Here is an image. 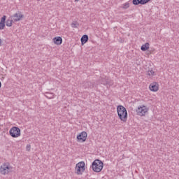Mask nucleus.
Returning a JSON list of instances; mask_svg holds the SVG:
<instances>
[{"label":"nucleus","mask_w":179,"mask_h":179,"mask_svg":"<svg viewBox=\"0 0 179 179\" xmlns=\"http://www.w3.org/2000/svg\"><path fill=\"white\" fill-rule=\"evenodd\" d=\"M86 171V164L85 162L81 161L76 164L75 167V174L77 176H82Z\"/></svg>","instance_id":"7ed1b4c3"},{"label":"nucleus","mask_w":179,"mask_h":179,"mask_svg":"<svg viewBox=\"0 0 179 179\" xmlns=\"http://www.w3.org/2000/svg\"><path fill=\"white\" fill-rule=\"evenodd\" d=\"M23 17H24V15H23V13H22V12L20 11L15 13L12 16V19L13 20V22H20V20H23Z\"/></svg>","instance_id":"6e6552de"},{"label":"nucleus","mask_w":179,"mask_h":179,"mask_svg":"<svg viewBox=\"0 0 179 179\" xmlns=\"http://www.w3.org/2000/svg\"><path fill=\"white\" fill-rule=\"evenodd\" d=\"M31 145H27V146H26V150L27 151V152H30V150H31Z\"/></svg>","instance_id":"f3484780"},{"label":"nucleus","mask_w":179,"mask_h":179,"mask_svg":"<svg viewBox=\"0 0 179 179\" xmlns=\"http://www.w3.org/2000/svg\"><path fill=\"white\" fill-rule=\"evenodd\" d=\"M136 113L139 117H145L149 113V108L145 105H140L136 109Z\"/></svg>","instance_id":"39448f33"},{"label":"nucleus","mask_w":179,"mask_h":179,"mask_svg":"<svg viewBox=\"0 0 179 179\" xmlns=\"http://www.w3.org/2000/svg\"><path fill=\"white\" fill-rule=\"evenodd\" d=\"M13 22H15V21H13V20H9V19L7 20L6 22L7 27H12V24H13Z\"/></svg>","instance_id":"2eb2a0df"},{"label":"nucleus","mask_w":179,"mask_h":179,"mask_svg":"<svg viewBox=\"0 0 179 179\" xmlns=\"http://www.w3.org/2000/svg\"><path fill=\"white\" fill-rule=\"evenodd\" d=\"M13 171V167L9 162H4L0 166V174L1 176H8Z\"/></svg>","instance_id":"f03ea898"},{"label":"nucleus","mask_w":179,"mask_h":179,"mask_svg":"<svg viewBox=\"0 0 179 179\" xmlns=\"http://www.w3.org/2000/svg\"><path fill=\"white\" fill-rule=\"evenodd\" d=\"M53 42L55 44H57V45H59V44H62V38L60 36H57L53 38Z\"/></svg>","instance_id":"9b49d317"},{"label":"nucleus","mask_w":179,"mask_h":179,"mask_svg":"<svg viewBox=\"0 0 179 179\" xmlns=\"http://www.w3.org/2000/svg\"><path fill=\"white\" fill-rule=\"evenodd\" d=\"M147 75L149 76V78H153V76H156V72H155L153 70H149Z\"/></svg>","instance_id":"4468645a"},{"label":"nucleus","mask_w":179,"mask_h":179,"mask_svg":"<svg viewBox=\"0 0 179 179\" xmlns=\"http://www.w3.org/2000/svg\"><path fill=\"white\" fill-rule=\"evenodd\" d=\"M146 50H149V46H148V45H142L141 46L142 51H146Z\"/></svg>","instance_id":"dca6fc26"},{"label":"nucleus","mask_w":179,"mask_h":179,"mask_svg":"<svg viewBox=\"0 0 179 179\" xmlns=\"http://www.w3.org/2000/svg\"><path fill=\"white\" fill-rule=\"evenodd\" d=\"M101 83H103V85H107V83L102 81Z\"/></svg>","instance_id":"aec40b11"},{"label":"nucleus","mask_w":179,"mask_h":179,"mask_svg":"<svg viewBox=\"0 0 179 179\" xmlns=\"http://www.w3.org/2000/svg\"><path fill=\"white\" fill-rule=\"evenodd\" d=\"M117 113L120 121H122V122H127L128 120V112L127 111V108L120 105L117 107Z\"/></svg>","instance_id":"f257e3e1"},{"label":"nucleus","mask_w":179,"mask_h":179,"mask_svg":"<svg viewBox=\"0 0 179 179\" xmlns=\"http://www.w3.org/2000/svg\"><path fill=\"white\" fill-rule=\"evenodd\" d=\"M131 6V1H127L121 5L122 9H128Z\"/></svg>","instance_id":"f8f14e48"},{"label":"nucleus","mask_w":179,"mask_h":179,"mask_svg":"<svg viewBox=\"0 0 179 179\" xmlns=\"http://www.w3.org/2000/svg\"><path fill=\"white\" fill-rule=\"evenodd\" d=\"M9 134L12 138H19L21 135L20 129L19 127H13L10 129Z\"/></svg>","instance_id":"423d86ee"},{"label":"nucleus","mask_w":179,"mask_h":179,"mask_svg":"<svg viewBox=\"0 0 179 179\" xmlns=\"http://www.w3.org/2000/svg\"><path fill=\"white\" fill-rule=\"evenodd\" d=\"M5 22H6V15H3L1 18V21H0V30H3V29H5Z\"/></svg>","instance_id":"9d476101"},{"label":"nucleus","mask_w":179,"mask_h":179,"mask_svg":"<svg viewBox=\"0 0 179 179\" xmlns=\"http://www.w3.org/2000/svg\"><path fill=\"white\" fill-rule=\"evenodd\" d=\"M89 40V36L87 35H84L81 38V43L82 44H86L87 43V41Z\"/></svg>","instance_id":"ddd939ff"},{"label":"nucleus","mask_w":179,"mask_h":179,"mask_svg":"<svg viewBox=\"0 0 179 179\" xmlns=\"http://www.w3.org/2000/svg\"><path fill=\"white\" fill-rule=\"evenodd\" d=\"M1 86H2V83H1V81H0V88H1Z\"/></svg>","instance_id":"4be33fe9"},{"label":"nucleus","mask_w":179,"mask_h":179,"mask_svg":"<svg viewBox=\"0 0 179 179\" xmlns=\"http://www.w3.org/2000/svg\"><path fill=\"white\" fill-rule=\"evenodd\" d=\"M0 44H1V39H0Z\"/></svg>","instance_id":"b1692460"},{"label":"nucleus","mask_w":179,"mask_h":179,"mask_svg":"<svg viewBox=\"0 0 179 179\" xmlns=\"http://www.w3.org/2000/svg\"><path fill=\"white\" fill-rule=\"evenodd\" d=\"M46 97H48V99H54V97H55V94H52L50 96H48V95H46Z\"/></svg>","instance_id":"a211bd4d"},{"label":"nucleus","mask_w":179,"mask_h":179,"mask_svg":"<svg viewBox=\"0 0 179 179\" xmlns=\"http://www.w3.org/2000/svg\"><path fill=\"white\" fill-rule=\"evenodd\" d=\"M145 45H149V43H145Z\"/></svg>","instance_id":"5701e85b"},{"label":"nucleus","mask_w":179,"mask_h":179,"mask_svg":"<svg viewBox=\"0 0 179 179\" xmlns=\"http://www.w3.org/2000/svg\"><path fill=\"white\" fill-rule=\"evenodd\" d=\"M71 27H77L76 23H72V24H71Z\"/></svg>","instance_id":"6ab92c4d"},{"label":"nucleus","mask_w":179,"mask_h":179,"mask_svg":"<svg viewBox=\"0 0 179 179\" xmlns=\"http://www.w3.org/2000/svg\"><path fill=\"white\" fill-rule=\"evenodd\" d=\"M86 139H87V133L86 131H82L77 136V142L83 143V142H86Z\"/></svg>","instance_id":"0eeeda50"},{"label":"nucleus","mask_w":179,"mask_h":179,"mask_svg":"<svg viewBox=\"0 0 179 179\" xmlns=\"http://www.w3.org/2000/svg\"><path fill=\"white\" fill-rule=\"evenodd\" d=\"M149 89L151 92H159V83L154 82L150 84Z\"/></svg>","instance_id":"1a4fd4ad"},{"label":"nucleus","mask_w":179,"mask_h":179,"mask_svg":"<svg viewBox=\"0 0 179 179\" xmlns=\"http://www.w3.org/2000/svg\"><path fill=\"white\" fill-rule=\"evenodd\" d=\"M104 167V164L100 159H95L92 164V169L95 173H100Z\"/></svg>","instance_id":"20e7f679"},{"label":"nucleus","mask_w":179,"mask_h":179,"mask_svg":"<svg viewBox=\"0 0 179 179\" xmlns=\"http://www.w3.org/2000/svg\"><path fill=\"white\" fill-rule=\"evenodd\" d=\"M75 2H79V0H74Z\"/></svg>","instance_id":"412c9836"}]
</instances>
